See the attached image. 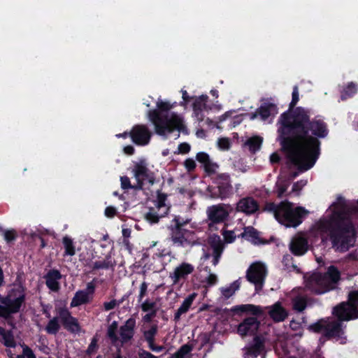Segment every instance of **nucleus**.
<instances>
[{"label": "nucleus", "instance_id": "1", "mask_svg": "<svg viewBox=\"0 0 358 358\" xmlns=\"http://www.w3.org/2000/svg\"><path fill=\"white\" fill-rule=\"evenodd\" d=\"M289 109L278 120V131L282 150L292 164L301 171L310 169L320 155L321 142L329 134L327 124L320 116L310 118V112L296 107L299 100V90L294 86Z\"/></svg>", "mask_w": 358, "mask_h": 358}, {"label": "nucleus", "instance_id": "2", "mask_svg": "<svg viewBox=\"0 0 358 358\" xmlns=\"http://www.w3.org/2000/svg\"><path fill=\"white\" fill-rule=\"evenodd\" d=\"M335 209L325 223L332 248L339 252H347L354 245L356 237L355 227L347 209L345 201L338 198V203H334Z\"/></svg>", "mask_w": 358, "mask_h": 358}, {"label": "nucleus", "instance_id": "3", "mask_svg": "<svg viewBox=\"0 0 358 358\" xmlns=\"http://www.w3.org/2000/svg\"><path fill=\"white\" fill-rule=\"evenodd\" d=\"M157 109L150 110L148 117L155 126V132L159 136H166L171 134L176 129L181 131L183 127L182 120L176 115L171 117L168 114H162L161 112H168L173 106L167 101H158L157 102Z\"/></svg>", "mask_w": 358, "mask_h": 358}, {"label": "nucleus", "instance_id": "4", "mask_svg": "<svg viewBox=\"0 0 358 358\" xmlns=\"http://www.w3.org/2000/svg\"><path fill=\"white\" fill-rule=\"evenodd\" d=\"M231 310L237 314L250 313L255 317H248L245 318L238 325L237 332L241 336L255 335L258 331L260 322L257 317H262L264 315V312L262 307L254 304H242L235 306Z\"/></svg>", "mask_w": 358, "mask_h": 358}, {"label": "nucleus", "instance_id": "5", "mask_svg": "<svg viewBox=\"0 0 358 358\" xmlns=\"http://www.w3.org/2000/svg\"><path fill=\"white\" fill-rule=\"evenodd\" d=\"M280 210L278 222L286 227H298L308 214V211L303 207H294V203L287 200L282 201Z\"/></svg>", "mask_w": 358, "mask_h": 358}, {"label": "nucleus", "instance_id": "6", "mask_svg": "<svg viewBox=\"0 0 358 358\" xmlns=\"http://www.w3.org/2000/svg\"><path fill=\"white\" fill-rule=\"evenodd\" d=\"M27 288L24 283L17 278L11 287L8 290L5 301L8 303L9 310L12 315L20 311L26 301Z\"/></svg>", "mask_w": 358, "mask_h": 358}, {"label": "nucleus", "instance_id": "7", "mask_svg": "<svg viewBox=\"0 0 358 358\" xmlns=\"http://www.w3.org/2000/svg\"><path fill=\"white\" fill-rule=\"evenodd\" d=\"M212 180L214 185L208 187L211 198L224 199L233 194V187L229 173H217L212 177Z\"/></svg>", "mask_w": 358, "mask_h": 358}, {"label": "nucleus", "instance_id": "8", "mask_svg": "<svg viewBox=\"0 0 358 358\" xmlns=\"http://www.w3.org/2000/svg\"><path fill=\"white\" fill-rule=\"evenodd\" d=\"M268 271L266 265L261 262L252 263L246 271L245 278L255 287L259 293L264 287Z\"/></svg>", "mask_w": 358, "mask_h": 358}, {"label": "nucleus", "instance_id": "9", "mask_svg": "<svg viewBox=\"0 0 358 358\" xmlns=\"http://www.w3.org/2000/svg\"><path fill=\"white\" fill-rule=\"evenodd\" d=\"M169 229L173 245L187 248L193 246L196 243L195 234L194 231L185 229Z\"/></svg>", "mask_w": 358, "mask_h": 358}, {"label": "nucleus", "instance_id": "10", "mask_svg": "<svg viewBox=\"0 0 358 358\" xmlns=\"http://www.w3.org/2000/svg\"><path fill=\"white\" fill-rule=\"evenodd\" d=\"M133 173L136 180V187H134L135 190L143 189L145 181L151 185L155 182L153 174L148 168L145 160H141L134 164Z\"/></svg>", "mask_w": 358, "mask_h": 358}, {"label": "nucleus", "instance_id": "11", "mask_svg": "<svg viewBox=\"0 0 358 358\" xmlns=\"http://www.w3.org/2000/svg\"><path fill=\"white\" fill-rule=\"evenodd\" d=\"M233 208L229 204L218 203L208 207L206 213L212 224H220L228 220Z\"/></svg>", "mask_w": 358, "mask_h": 358}, {"label": "nucleus", "instance_id": "12", "mask_svg": "<svg viewBox=\"0 0 358 358\" xmlns=\"http://www.w3.org/2000/svg\"><path fill=\"white\" fill-rule=\"evenodd\" d=\"M306 286L308 289L315 294H324L332 290V287L321 273H314L306 280Z\"/></svg>", "mask_w": 358, "mask_h": 358}, {"label": "nucleus", "instance_id": "13", "mask_svg": "<svg viewBox=\"0 0 358 358\" xmlns=\"http://www.w3.org/2000/svg\"><path fill=\"white\" fill-rule=\"evenodd\" d=\"M332 315L341 322L350 321L358 318V308L343 301L333 308Z\"/></svg>", "mask_w": 358, "mask_h": 358}, {"label": "nucleus", "instance_id": "14", "mask_svg": "<svg viewBox=\"0 0 358 358\" xmlns=\"http://www.w3.org/2000/svg\"><path fill=\"white\" fill-rule=\"evenodd\" d=\"M56 310L66 330L72 334L80 331V325L78 319L72 316L71 312L66 307H59L56 308Z\"/></svg>", "mask_w": 358, "mask_h": 358}, {"label": "nucleus", "instance_id": "15", "mask_svg": "<svg viewBox=\"0 0 358 358\" xmlns=\"http://www.w3.org/2000/svg\"><path fill=\"white\" fill-rule=\"evenodd\" d=\"M129 136L137 145H148L152 137V132L145 124H136L129 131Z\"/></svg>", "mask_w": 358, "mask_h": 358}, {"label": "nucleus", "instance_id": "16", "mask_svg": "<svg viewBox=\"0 0 358 358\" xmlns=\"http://www.w3.org/2000/svg\"><path fill=\"white\" fill-rule=\"evenodd\" d=\"M259 210V204L252 196L241 199L236 203V211L243 213L247 215H253Z\"/></svg>", "mask_w": 358, "mask_h": 358}, {"label": "nucleus", "instance_id": "17", "mask_svg": "<svg viewBox=\"0 0 358 358\" xmlns=\"http://www.w3.org/2000/svg\"><path fill=\"white\" fill-rule=\"evenodd\" d=\"M265 349V338L255 335L252 343L245 348V358H257Z\"/></svg>", "mask_w": 358, "mask_h": 358}, {"label": "nucleus", "instance_id": "18", "mask_svg": "<svg viewBox=\"0 0 358 358\" xmlns=\"http://www.w3.org/2000/svg\"><path fill=\"white\" fill-rule=\"evenodd\" d=\"M194 271V266L187 262H182L178 266L176 267L173 272L170 273L173 283L176 285L181 280L185 281L188 275L192 273Z\"/></svg>", "mask_w": 358, "mask_h": 358}, {"label": "nucleus", "instance_id": "19", "mask_svg": "<svg viewBox=\"0 0 358 358\" xmlns=\"http://www.w3.org/2000/svg\"><path fill=\"white\" fill-rule=\"evenodd\" d=\"M196 160L201 164L206 175L212 179L216 173L219 166L217 163L213 162L209 155L205 152H199L196 155Z\"/></svg>", "mask_w": 358, "mask_h": 358}, {"label": "nucleus", "instance_id": "20", "mask_svg": "<svg viewBox=\"0 0 358 358\" xmlns=\"http://www.w3.org/2000/svg\"><path fill=\"white\" fill-rule=\"evenodd\" d=\"M289 249L294 256H302L308 250V242L306 238L301 236H296L292 238Z\"/></svg>", "mask_w": 358, "mask_h": 358}, {"label": "nucleus", "instance_id": "21", "mask_svg": "<svg viewBox=\"0 0 358 358\" xmlns=\"http://www.w3.org/2000/svg\"><path fill=\"white\" fill-rule=\"evenodd\" d=\"M344 334L343 323L338 320H328L326 324L324 336L327 339L336 338L337 340L342 338Z\"/></svg>", "mask_w": 358, "mask_h": 358}, {"label": "nucleus", "instance_id": "22", "mask_svg": "<svg viewBox=\"0 0 358 358\" xmlns=\"http://www.w3.org/2000/svg\"><path fill=\"white\" fill-rule=\"evenodd\" d=\"M208 243L210 248L213 250V265L216 266L219 263L220 259L223 253L224 249V244L218 235H213V236L210 237Z\"/></svg>", "mask_w": 358, "mask_h": 358}, {"label": "nucleus", "instance_id": "23", "mask_svg": "<svg viewBox=\"0 0 358 358\" xmlns=\"http://www.w3.org/2000/svg\"><path fill=\"white\" fill-rule=\"evenodd\" d=\"M278 113L277 106L273 103H264L257 110L251 113L250 119L253 120L258 115L260 116L263 120H266L269 117H274Z\"/></svg>", "mask_w": 358, "mask_h": 358}, {"label": "nucleus", "instance_id": "24", "mask_svg": "<svg viewBox=\"0 0 358 358\" xmlns=\"http://www.w3.org/2000/svg\"><path fill=\"white\" fill-rule=\"evenodd\" d=\"M136 320L133 317L129 318L124 325L120 328V335L122 343L130 341L135 334Z\"/></svg>", "mask_w": 358, "mask_h": 358}, {"label": "nucleus", "instance_id": "25", "mask_svg": "<svg viewBox=\"0 0 358 358\" xmlns=\"http://www.w3.org/2000/svg\"><path fill=\"white\" fill-rule=\"evenodd\" d=\"M45 280V285L52 292H58L60 289L59 280L62 279V275L57 269H50L43 277Z\"/></svg>", "mask_w": 358, "mask_h": 358}, {"label": "nucleus", "instance_id": "26", "mask_svg": "<svg viewBox=\"0 0 358 358\" xmlns=\"http://www.w3.org/2000/svg\"><path fill=\"white\" fill-rule=\"evenodd\" d=\"M266 308L269 309L268 315L275 322H283L288 316V312L279 301Z\"/></svg>", "mask_w": 358, "mask_h": 358}, {"label": "nucleus", "instance_id": "27", "mask_svg": "<svg viewBox=\"0 0 358 358\" xmlns=\"http://www.w3.org/2000/svg\"><path fill=\"white\" fill-rule=\"evenodd\" d=\"M208 99L207 95H201L196 97L193 103L194 113L199 122H201L203 120V114L202 113L203 109L206 108V101Z\"/></svg>", "mask_w": 358, "mask_h": 358}, {"label": "nucleus", "instance_id": "28", "mask_svg": "<svg viewBox=\"0 0 358 358\" xmlns=\"http://www.w3.org/2000/svg\"><path fill=\"white\" fill-rule=\"evenodd\" d=\"M196 298V294L193 293L186 297L182 301L179 308L176 310L174 315V321L178 322L180 320V317L182 314L187 313L193 303L194 300Z\"/></svg>", "mask_w": 358, "mask_h": 358}, {"label": "nucleus", "instance_id": "29", "mask_svg": "<svg viewBox=\"0 0 358 358\" xmlns=\"http://www.w3.org/2000/svg\"><path fill=\"white\" fill-rule=\"evenodd\" d=\"M322 274L334 289L336 285L341 279V273L338 268L334 265H331L328 267L327 272Z\"/></svg>", "mask_w": 358, "mask_h": 358}, {"label": "nucleus", "instance_id": "30", "mask_svg": "<svg viewBox=\"0 0 358 358\" xmlns=\"http://www.w3.org/2000/svg\"><path fill=\"white\" fill-rule=\"evenodd\" d=\"M240 236L245 238L255 244H264L266 243V241L260 238L259 232L252 227L245 228L244 231L241 234Z\"/></svg>", "mask_w": 358, "mask_h": 358}, {"label": "nucleus", "instance_id": "31", "mask_svg": "<svg viewBox=\"0 0 358 358\" xmlns=\"http://www.w3.org/2000/svg\"><path fill=\"white\" fill-rule=\"evenodd\" d=\"M92 297L89 296V293L84 290L77 291L71 301V307H77L91 301Z\"/></svg>", "mask_w": 358, "mask_h": 358}, {"label": "nucleus", "instance_id": "32", "mask_svg": "<svg viewBox=\"0 0 358 358\" xmlns=\"http://www.w3.org/2000/svg\"><path fill=\"white\" fill-rule=\"evenodd\" d=\"M0 342L7 348H15L16 342L11 330H6L0 327Z\"/></svg>", "mask_w": 358, "mask_h": 358}, {"label": "nucleus", "instance_id": "33", "mask_svg": "<svg viewBox=\"0 0 358 358\" xmlns=\"http://www.w3.org/2000/svg\"><path fill=\"white\" fill-rule=\"evenodd\" d=\"M115 266V262H112L111 256L109 254L106 255L103 261H96L92 265V270L113 268Z\"/></svg>", "mask_w": 358, "mask_h": 358}, {"label": "nucleus", "instance_id": "34", "mask_svg": "<svg viewBox=\"0 0 358 358\" xmlns=\"http://www.w3.org/2000/svg\"><path fill=\"white\" fill-rule=\"evenodd\" d=\"M241 278H240L239 279L234 281L228 287L221 288L222 294L224 298H230L231 296L234 294L236 291L239 289L241 284Z\"/></svg>", "mask_w": 358, "mask_h": 358}, {"label": "nucleus", "instance_id": "35", "mask_svg": "<svg viewBox=\"0 0 358 358\" xmlns=\"http://www.w3.org/2000/svg\"><path fill=\"white\" fill-rule=\"evenodd\" d=\"M62 244L64 248V257L66 256H73L76 254V247L73 243V239L68 236H65L62 238Z\"/></svg>", "mask_w": 358, "mask_h": 358}, {"label": "nucleus", "instance_id": "36", "mask_svg": "<svg viewBox=\"0 0 358 358\" xmlns=\"http://www.w3.org/2000/svg\"><path fill=\"white\" fill-rule=\"evenodd\" d=\"M357 92V85L353 82H350L341 92V99L345 101L352 98Z\"/></svg>", "mask_w": 358, "mask_h": 358}, {"label": "nucleus", "instance_id": "37", "mask_svg": "<svg viewBox=\"0 0 358 358\" xmlns=\"http://www.w3.org/2000/svg\"><path fill=\"white\" fill-rule=\"evenodd\" d=\"M262 142L263 138L262 137L255 136L249 138L246 141L245 145L249 147V150L252 153H255L260 149Z\"/></svg>", "mask_w": 358, "mask_h": 358}, {"label": "nucleus", "instance_id": "38", "mask_svg": "<svg viewBox=\"0 0 358 358\" xmlns=\"http://www.w3.org/2000/svg\"><path fill=\"white\" fill-rule=\"evenodd\" d=\"M59 320H60V319H59V316H57V317H54L49 320V322H48V324L45 328V331L48 334L56 335L59 332V331L61 328V326L59 322Z\"/></svg>", "mask_w": 358, "mask_h": 358}, {"label": "nucleus", "instance_id": "39", "mask_svg": "<svg viewBox=\"0 0 358 358\" xmlns=\"http://www.w3.org/2000/svg\"><path fill=\"white\" fill-rule=\"evenodd\" d=\"M282 263L286 269L289 271H294L297 273H301L300 268L294 264V259L293 257L289 254H286L283 255Z\"/></svg>", "mask_w": 358, "mask_h": 358}, {"label": "nucleus", "instance_id": "40", "mask_svg": "<svg viewBox=\"0 0 358 358\" xmlns=\"http://www.w3.org/2000/svg\"><path fill=\"white\" fill-rule=\"evenodd\" d=\"M307 304V299L304 296H296L292 299V307L296 312H303L306 308Z\"/></svg>", "mask_w": 358, "mask_h": 358}, {"label": "nucleus", "instance_id": "41", "mask_svg": "<svg viewBox=\"0 0 358 358\" xmlns=\"http://www.w3.org/2000/svg\"><path fill=\"white\" fill-rule=\"evenodd\" d=\"M328 320L329 319H321L310 324L308 329L315 333H322L324 334Z\"/></svg>", "mask_w": 358, "mask_h": 358}, {"label": "nucleus", "instance_id": "42", "mask_svg": "<svg viewBox=\"0 0 358 358\" xmlns=\"http://www.w3.org/2000/svg\"><path fill=\"white\" fill-rule=\"evenodd\" d=\"M193 350L190 344L182 345L170 358H185L186 355L189 354Z\"/></svg>", "mask_w": 358, "mask_h": 358}, {"label": "nucleus", "instance_id": "43", "mask_svg": "<svg viewBox=\"0 0 358 358\" xmlns=\"http://www.w3.org/2000/svg\"><path fill=\"white\" fill-rule=\"evenodd\" d=\"M157 326L156 324H153L148 330H146L143 332V337L148 345L155 342V336L157 334Z\"/></svg>", "mask_w": 358, "mask_h": 358}, {"label": "nucleus", "instance_id": "44", "mask_svg": "<svg viewBox=\"0 0 358 358\" xmlns=\"http://www.w3.org/2000/svg\"><path fill=\"white\" fill-rule=\"evenodd\" d=\"M282 205V201L278 204L273 202H268L265 204L264 210L273 213L275 220L278 221V217L280 215V209Z\"/></svg>", "mask_w": 358, "mask_h": 358}, {"label": "nucleus", "instance_id": "45", "mask_svg": "<svg viewBox=\"0 0 358 358\" xmlns=\"http://www.w3.org/2000/svg\"><path fill=\"white\" fill-rule=\"evenodd\" d=\"M2 235L8 245H13L18 237L17 233L14 229H6Z\"/></svg>", "mask_w": 358, "mask_h": 358}, {"label": "nucleus", "instance_id": "46", "mask_svg": "<svg viewBox=\"0 0 358 358\" xmlns=\"http://www.w3.org/2000/svg\"><path fill=\"white\" fill-rule=\"evenodd\" d=\"M189 219H185L180 215L175 216L172 220V223L169 228L172 229H184V226L189 222Z\"/></svg>", "mask_w": 358, "mask_h": 358}, {"label": "nucleus", "instance_id": "47", "mask_svg": "<svg viewBox=\"0 0 358 358\" xmlns=\"http://www.w3.org/2000/svg\"><path fill=\"white\" fill-rule=\"evenodd\" d=\"M165 215L164 212L159 215L158 213L155 212L154 209H150V210L146 213L145 217L150 224H156L159 221V219L164 217Z\"/></svg>", "mask_w": 358, "mask_h": 358}, {"label": "nucleus", "instance_id": "48", "mask_svg": "<svg viewBox=\"0 0 358 358\" xmlns=\"http://www.w3.org/2000/svg\"><path fill=\"white\" fill-rule=\"evenodd\" d=\"M167 196L166 194L164 193H159L157 196V208H158V210H160V209L163 208L164 210V214H167L169 208L167 207L165 204V202L166 201Z\"/></svg>", "mask_w": 358, "mask_h": 358}, {"label": "nucleus", "instance_id": "49", "mask_svg": "<svg viewBox=\"0 0 358 358\" xmlns=\"http://www.w3.org/2000/svg\"><path fill=\"white\" fill-rule=\"evenodd\" d=\"M347 303L358 308V290L351 291L348 294Z\"/></svg>", "mask_w": 358, "mask_h": 358}, {"label": "nucleus", "instance_id": "50", "mask_svg": "<svg viewBox=\"0 0 358 358\" xmlns=\"http://www.w3.org/2000/svg\"><path fill=\"white\" fill-rule=\"evenodd\" d=\"M224 241L227 243H231L236 240V235L234 231L224 230L222 233Z\"/></svg>", "mask_w": 358, "mask_h": 358}, {"label": "nucleus", "instance_id": "51", "mask_svg": "<svg viewBox=\"0 0 358 358\" xmlns=\"http://www.w3.org/2000/svg\"><path fill=\"white\" fill-rule=\"evenodd\" d=\"M141 309L143 312L157 310L156 308V303L153 301H149L148 300H145L141 304Z\"/></svg>", "mask_w": 358, "mask_h": 358}, {"label": "nucleus", "instance_id": "52", "mask_svg": "<svg viewBox=\"0 0 358 358\" xmlns=\"http://www.w3.org/2000/svg\"><path fill=\"white\" fill-rule=\"evenodd\" d=\"M120 182H121V187L123 189H135L136 185H132L130 182V179L128 176H121L120 177Z\"/></svg>", "mask_w": 358, "mask_h": 358}, {"label": "nucleus", "instance_id": "53", "mask_svg": "<svg viewBox=\"0 0 358 358\" xmlns=\"http://www.w3.org/2000/svg\"><path fill=\"white\" fill-rule=\"evenodd\" d=\"M183 164L185 168L189 173L193 172L196 167V164L192 158L186 159Z\"/></svg>", "mask_w": 358, "mask_h": 358}, {"label": "nucleus", "instance_id": "54", "mask_svg": "<svg viewBox=\"0 0 358 358\" xmlns=\"http://www.w3.org/2000/svg\"><path fill=\"white\" fill-rule=\"evenodd\" d=\"M191 145L186 142L181 143L178 146V153L185 155L190 152Z\"/></svg>", "mask_w": 358, "mask_h": 358}, {"label": "nucleus", "instance_id": "55", "mask_svg": "<svg viewBox=\"0 0 358 358\" xmlns=\"http://www.w3.org/2000/svg\"><path fill=\"white\" fill-rule=\"evenodd\" d=\"M98 340L96 337H93L91 343L88 345V348L87 349V355H92L94 353L96 350L98 349V344H97Z\"/></svg>", "mask_w": 358, "mask_h": 358}, {"label": "nucleus", "instance_id": "56", "mask_svg": "<svg viewBox=\"0 0 358 358\" xmlns=\"http://www.w3.org/2000/svg\"><path fill=\"white\" fill-rule=\"evenodd\" d=\"M148 284L146 282H143L140 286V292L138 295V301L141 302L143 297L147 294Z\"/></svg>", "mask_w": 358, "mask_h": 358}, {"label": "nucleus", "instance_id": "57", "mask_svg": "<svg viewBox=\"0 0 358 358\" xmlns=\"http://www.w3.org/2000/svg\"><path fill=\"white\" fill-rule=\"evenodd\" d=\"M103 308L106 311H109L110 310L114 309L116 306H118V303L117 300L113 299L110 301L104 302L103 304Z\"/></svg>", "mask_w": 358, "mask_h": 358}, {"label": "nucleus", "instance_id": "58", "mask_svg": "<svg viewBox=\"0 0 358 358\" xmlns=\"http://www.w3.org/2000/svg\"><path fill=\"white\" fill-rule=\"evenodd\" d=\"M117 330L108 328L107 336L111 340L112 343H115L118 341V336L116 334Z\"/></svg>", "mask_w": 358, "mask_h": 358}, {"label": "nucleus", "instance_id": "59", "mask_svg": "<svg viewBox=\"0 0 358 358\" xmlns=\"http://www.w3.org/2000/svg\"><path fill=\"white\" fill-rule=\"evenodd\" d=\"M12 314L10 311L7 310L6 307H3L1 304H0V317H3L4 320H8L12 317Z\"/></svg>", "mask_w": 358, "mask_h": 358}, {"label": "nucleus", "instance_id": "60", "mask_svg": "<svg viewBox=\"0 0 358 358\" xmlns=\"http://www.w3.org/2000/svg\"><path fill=\"white\" fill-rule=\"evenodd\" d=\"M104 213L107 217L113 218L116 215L117 210L113 206H108L106 208Z\"/></svg>", "mask_w": 358, "mask_h": 358}, {"label": "nucleus", "instance_id": "61", "mask_svg": "<svg viewBox=\"0 0 358 358\" xmlns=\"http://www.w3.org/2000/svg\"><path fill=\"white\" fill-rule=\"evenodd\" d=\"M218 145L220 148H222L224 150L229 149V146H230L229 138H219Z\"/></svg>", "mask_w": 358, "mask_h": 358}, {"label": "nucleus", "instance_id": "62", "mask_svg": "<svg viewBox=\"0 0 358 358\" xmlns=\"http://www.w3.org/2000/svg\"><path fill=\"white\" fill-rule=\"evenodd\" d=\"M138 358H159L157 356H155L151 352L146 351L145 350H140L138 351Z\"/></svg>", "mask_w": 358, "mask_h": 358}, {"label": "nucleus", "instance_id": "63", "mask_svg": "<svg viewBox=\"0 0 358 358\" xmlns=\"http://www.w3.org/2000/svg\"><path fill=\"white\" fill-rule=\"evenodd\" d=\"M22 355H24V357H26L27 358H36L33 350L27 345L23 347Z\"/></svg>", "mask_w": 358, "mask_h": 358}, {"label": "nucleus", "instance_id": "64", "mask_svg": "<svg viewBox=\"0 0 358 358\" xmlns=\"http://www.w3.org/2000/svg\"><path fill=\"white\" fill-rule=\"evenodd\" d=\"M207 285L208 286L215 285L217 282V278L215 274L210 273L207 278L206 280Z\"/></svg>", "mask_w": 358, "mask_h": 358}]
</instances>
